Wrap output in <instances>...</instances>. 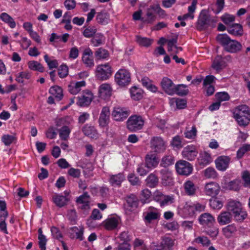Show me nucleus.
<instances>
[{
    "instance_id": "obj_1",
    "label": "nucleus",
    "mask_w": 250,
    "mask_h": 250,
    "mask_svg": "<svg viewBox=\"0 0 250 250\" xmlns=\"http://www.w3.org/2000/svg\"><path fill=\"white\" fill-rule=\"evenodd\" d=\"M233 117L240 126H247L250 122V108L245 104L237 106L233 109Z\"/></svg>"
},
{
    "instance_id": "obj_2",
    "label": "nucleus",
    "mask_w": 250,
    "mask_h": 250,
    "mask_svg": "<svg viewBox=\"0 0 250 250\" xmlns=\"http://www.w3.org/2000/svg\"><path fill=\"white\" fill-rule=\"evenodd\" d=\"M216 39L228 52L234 53L241 51L242 49V44L236 40H231L227 34L218 35Z\"/></svg>"
},
{
    "instance_id": "obj_3",
    "label": "nucleus",
    "mask_w": 250,
    "mask_h": 250,
    "mask_svg": "<svg viewBox=\"0 0 250 250\" xmlns=\"http://www.w3.org/2000/svg\"><path fill=\"white\" fill-rule=\"evenodd\" d=\"M227 208L229 212H232L234 220L237 222H242L247 217V212L242 210V205L239 201H229Z\"/></svg>"
},
{
    "instance_id": "obj_4",
    "label": "nucleus",
    "mask_w": 250,
    "mask_h": 250,
    "mask_svg": "<svg viewBox=\"0 0 250 250\" xmlns=\"http://www.w3.org/2000/svg\"><path fill=\"white\" fill-rule=\"evenodd\" d=\"M144 123V119L141 116L131 115L126 122V127L130 131L136 132L143 128Z\"/></svg>"
},
{
    "instance_id": "obj_5",
    "label": "nucleus",
    "mask_w": 250,
    "mask_h": 250,
    "mask_svg": "<svg viewBox=\"0 0 250 250\" xmlns=\"http://www.w3.org/2000/svg\"><path fill=\"white\" fill-rule=\"evenodd\" d=\"M115 81L122 86L128 85L131 81L130 73L125 69H119L115 75Z\"/></svg>"
},
{
    "instance_id": "obj_6",
    "label": "nucleus",
    "mask_w": 250,
    "mask_h": 250,
    "mask_svg": "<svg viewBox=\"0 0 250 250\" xmlns=\"http://www.w3.org/2000/svg\"><path fill=\"white\" fill-rule=\"evenodd\" d=\"M164 11L159 6H151L147 9L146 15L143 17L141 21L146 23H152L156 20V13L160 14Z\"/></svg>"
},
{
    "instance_id": "obj_7",
    "label": "nucleus",
    "mask_w": 250,
    "mask_h": 250,
    "mask_svg": "<svg viewBox=\"0 0 250 250\" xmlns=\"http://www.w3.org/2000/svg\"><path fill=\"white\" fill-rule=\"evenodd\" d=\"M160 216L159 209L152 206L146 208L143 213L144 220L147 223H150L153 221L159 219Z\"/></svg>"
},
{
    "instance_id": "obj_8",
    "label": "nucleus",
    "mask_w": 250,
    "mask_h": 250,
    "mask_svg": "<svg viewBox=\"0 0 250 250\" xmlns=\"http://www.w3.org/2000/svg\"><path fill=\"white\" fill-rule=\"evenodd\" d=\"M112 71L108 63L99 65L96 71L97 78L101 80H106L112 75Z\"/></svg>"
},
{
    "instance_id": "obj_9",
    "label": "nucleus",
    "mask_w": 250,
    "mask_h": 250,
    "mask_svg": "<svg viewBox=\"0 0 250 250\" xmlns=\"http://www.w3.org/2000/svg\"><path fill=\"white\" fill-rule=\"evenodd\" d=\"M211 20L209 16L207 14L206 11L202 10L198 17L196 23V28L199 31H202L206 29L209 25Z\"/></svg>"
},
{
    "instance_id": "obj_10",
    "label": "nucleus",
    "mask_w": 250,
    "mask_h": 250,
    "mask_svg": "<svg viewBox=\"0 0 250 250\" xmlns=\"http://www.w3.org/2000/svg\"><path fill=\"white\" fill-rule=\"evenodd\" d=\"M175 167L178 174L186 176L190 174L193 170L192 165L189 162L184 160L178 161L176 163Z\"/></svg>"
},
{
    "instance_id": "obj_11",
    "label": "nucleus",
    "mask_w": 250,
    "mask_h": 250,
    "mask_svg": "<svg viewBox=\"0 0 250 250\" xmlns=\"http://www.w3.org/2000/svg\"><path fill=\"white\" fill-rule=\"evenodd\" d=\"M139 199L135 194H130L125 198L124 208L126 212H131L135 210L138 207Z\"/></svg>"
},
{
    "instance_id": "obj_12",
    "label": "nucleus",
    "mask_w": 250,
    "mask_h": 250,
    "mask_svg": "<svg viewBox=\"0 0 250 250\" xmlns=\"http://www.w3.org/2000/svg\"><path fill=\"white\" fill-rule=\"evenodd\" d=\"M110 111L109 106H104L100 114L98 119L99 125L101 127H106L110 122Z\"/></svg>"
},
{
    "instance_id": "obj_13",
    "label": "nucleus",
    "mask_w": 250,
    "mask_h": 250,
    "mask_svg": "<svg viewBox=\"0 0 250 250\" xmlns=\"http://www.w3.org/2000/svg\"><path fill=\"white\" fill-rule=\"evenodd\" d=\"M129 111L126 108L116 106L114 108L112 115L117 121H123L129 115Z\"/></svg>"
},
{
    "instance_id": "obj_14",
    "label": "nucleus",
    "mask_w": 250,
    "mask_h": 250,
    "mask_svg": "<svg viewBox=\"0 0 250 250\" xmlns=\"http://www.w3.org/2000/svg\"><path fill=\"white\" fill-rule=\"evenodd\" d=\"M230 158L228 156H220L215 160L216 168L221 171H225L229 167Z\"/></svg>"
},
{
    "instance_id": "obj_15",
    "label": "nucleus",
    "mask_w": 250,
    "mask_h": 250,
    "mask_svg": "<svg viewBox=\"0 0 250 250\" xmlns=\"http://www.w3.org/2000/svg\"><path fill=\"white\" fill-rule=\"evenodd\" d=\"M150 145L152 149L156 152H163L166 149L165 143L161 137H153L150 141Z\"/></svg>"
},
{
    "instance_id": "obj_16",
    "label": "nucleus",
    "mask_w": 250,
    "mask_h": 250,
    "mask_svg": "<svg viewBox=\"0 0 250 250\" xmlns=\"http://www.w3.org/2000/svg\"><path fill=\"white\" fill-rule=\"evenodd\" d=\"M78 99L77 104L80 106H85L90 104L93 99V95L91 92L86 90L83 91Z\"/></svg>"
},
{
    "instance_id": "obj_17",
    "label": "nucleus",
    "mask_w": 250,
    "mask_h": 250,
    "mask_svg": "<svg viewBox=\"0 0 250 250\" xmlns=\"http://www.w3.org/2000/svg\"><path fill=\"white\" fill-rule=\"evenodd\" d=\"M182 154L185 159L193 161L196 157L198 152L194 146H188L184 148Z\"/></svg>"
},
{
    "instance_id": "obj_18",
    "label": "nucleus",
    "mask_w": 250,
    "mask_h": 250,
    "mask_svg": "<svg viewBox=\"0 0 250 250\" xmlns=\"http://www.w3.org/2000/svg\"><path fill=\"white\" fill-rule=\"evenodd\" d=\"M159 163V159L156 154L152 152L148 153L145 158V164L146 168L152 169L157 167Z\"/></svg>"
},
{
    "instance_id": "obj_19",
    "label": "nucleus",
    "mask_w": 250,
    "mask_h": 250,
    "mask_svg": "<svg viewBox=\"0 0 250 250\" xmlns=\"http://www.w3.org/2000/svg\"><path fill=\"white\" fill-rule=\"evenodd\" d=\"M220 189V188L218 184L211 182L206 185L205 192L207 195L214 197L219 193Z\"/></svg>"
},
{
    "instance_id": "obj_20",
    "label": "nucleus",
    "mask_w": 250,
    "mask_h": 250,
    "mask_svg": "<svg viewBox=\"0 0 250 250\" xmlns=\"http://www.w3.org/2000/svg\"><path fill=\"white\" fill-rule=\"evenodd\" d=\"M112 87L109 83H103L99 87V97L104 100L108 99L112 95Z\"/></svg>"
},
{
    "instance_id": "obj_21",
    "label": "nucleus",
    "mask_w": 250,
    "mask_h": 250,
    "mask_svg": "<svg viewBox=\"0 0 250 250\" xmlns=\"http://www.w3.org/2000/svg\"><path fill=\"white\" fill-rule=\"evenodd\" d=\"M125 180V176L123 173L116 174H110L108 182L110 184L114 187H120L122 183Z\"/></svg>"
},
{
    "instance_id": "obj_22",
    "label": "nucleus",
    "mask_w": 250,
    "mask_h": 250,
    "mask_svg": "<svg viewBox=\"0 0 250 250\" xmlns=\"http://www.w3.org/2000/svg\"><path fill=\"white\" fill-rule=\"evenodd\" d=\"M161 84L166 93L168 95H173L174 88L175 85L171 80L167 77H164L161 82Z\"/></svg>"
},
{
    "instance_id": "obj_23",
    "label": "nucleus",
    "mask_w": 250,
    "mask_h": 250,
    "mask_svg": "<svg viewBox=\"0 0 250 250\" xmlns=\"http://www.w3.org/2000/svg\"><path fill=\"white\" fill-rule=\"evenodd\" d=\"M92 55L93 52L89 48L83 51L82 61L86 67H92L94 65Z\"/></svg>"
},
{
    "instance_id": "obj_24",
    "label": "nucleus",
    "mask_w": 250,
    "mask_h": 250,
    "mask_svg": "<svg viewBox=\"0 0 250 250\" xmlns=\"http://www.w3.org/2000/svg\"><path fill=\"white\" fill-rule=\"evenodd\" d=\"M212 162L210 154L206 151L202 152L197 158V163L201 167H204Z\"/></svg>"
},
{
    "instance_id": "obj_25",
    "label": "nucleus",
    "mask_w": 250,
    "mask_h": 250,
    "mask_svg": "<svg viewBox=\"0 0 250 250\" xmlns=\"http://www.w3.org/2000/svg\"><path fill=\"white\" fill-rule=\"evenodd\" d=\"M52 202L56 206L62 208L66 206L70 199L66 196H63L58 194H55L52 197Z\"/></svg>"
},
{
    "instance_id": "obj_26",
    "label": "nucleus",
    "mask_w": 250,
    "mask_h": 250,
    "mask_svg": "<svg viewBox=\"0 0 250 250\" xmlns=\"http://www.w3.org/2000/svg\"><path fill=\"white\" fill-rule=\"evenodd\" d=\"M120 223V219L116 217H110L103 222V225L107 230H113L117 228Z\"/></svg>"
},
{
    "instance_id": "obj_27",
    "label": "nucleus",
    "mask_w": 250,
    "mask_h": 250,
    "mask_svg": "<svg viewBox=\"0 0 250 250\" xmlns=\"http://www.w3.org/2000/svg\"><path fill=\"white\" fill-rule=\"evenodd\" d=\"M184 189L185 194L189 196H193L196 194L197 188L193 182L187 181L184 184Z\"/></svg>"
},
{
    "instance_id": "obj_28",
    "label": "nucleus",
    "mask_w": 250,
    "mask_h": 250,
    "mask_svg": "<svg viewBox=\"0 0 250 250\" xmlns=\"http://www.w3.org/2000/svg\"><path fill=\"white\" fill-rule=\"evenodd\" d=\"M226 66L224 59L221 56H216L213 60L211 66L213 69L219 72Z\"/></svg>"
},
{
    "instance_id": "obj_29",
    "label": "nucleus",
    "mask_w": 250,
    "mask_h": 250,
    "mask_svg": "<svg viewBox=\"0 0 250 250\" xmlns=\"http://www.w3.org/2000/svg\"><path fill=\"white\" fill-rule=\"evenodd\" d=\"M232 220V215L229 211L221 212L217 217V221L219 224L224 225L229 224Z\"/></svg>"
},
{
    "instance_id": "obj_30",
    "label": "nucleus",
    "mask_w": 250,
    "mask_h": 250,
    "mask_svg": "<svg viewBox=\"0 0 250 250\" xmlns=\"http://www.w3.org/2000/svg\"><path fill=\"white\" fill-rule=\"evenodd\" d=\"M228 32L235 36H241L243 33L242 26L238 23H233L230 24L228 28Z\"/></svg>"
},
{
    "instance_id": "obj_31",
    "label": "nucleus",
    "mask_w": 250,
    "mask_h": 250,
    "mask_svg": "<svg viewBox=\"0 0 250 250\" xmlns=\"http://www.w3.org/2000/svg\"><path fill=\"white\" fill-rule=\"evenodd\" d=\"M241 187V181L238 179H235L229 182L225 183L223 188L227 190L238 191Z\"/></svg>"
},
{
    "instance_id": "obj_32",
    "label": "nucleus",
    "mask_w": 250,
    "mask_h": 250,
    "mask_svg": "<svg viewBox=\"0 0 250 250\" xmlns=\"http://www.w3.org/2000/svg\"><path fill=\"white\" fill-rule=\"evenodd\" d=\"M162 183L165 185H169L173 182L172 174L171 171L167 169L161 170Z\"/></svg>"
},
{
    "instance_id": "obj_33",
    "label": "nucleus",
    "mask_w": 250,
    "mask_h": 250,
    "mask_svg": "<svg viewBox=\"0 0 250 250\" xmlns=\"http://www.w3.org/2000/svg\"><path fill=\"white\" fill-rule=\"evenodd\" d=\"M85 85V82L84 81L71 82L68 86V90L71 94H76L81 90V87Z\"/></svg>"
},
{
    "instance_id": "obj_34",
    "label": "nucleus",
    "mask_w": 250,
    "mask_h": 250,
    "mask_svg": "<svg viewBox=\"0 0 250 250\" xmlns=\"http://www.w3.org/2000/svg\"><path fill=\"white\" fill-rule=\"evenodd\" d=\"M96 20L98 23L102 25L107 24L109 21V15L105 11H102L97 14Z\"/></svg>"
},
{
    "instance_id": "obj_35",
    "label": "nucleus",
    "mask_w": 250,
    "mask_h": 250,
    "mask_svg": "<svg viewBox=\"0 0 250 250\" xmlns=\"http://www.w3.org/2000/svg\"><path fill=\"white\" fill-rule=\"evenodd\" d=\"M238 229L235 224L229 225L223 229L224 235L227 238H230L235 234Z\"/></svg>"
},
{
    "instance_id": "obj_36",
    "label": "nucleus",
    "mask_w": 250,
    "mask_h": 250,
    "mask_svg": "<svg viewBox=\"0 0 250 250\" xmlns=\"http://www.w3.org/2000/svg\"><path fill=\"white\" fill-rule=\"evenodd\" d=\"M199 220L203 225L212 224L215 222L214 218L209 213H205L200 215Z\"/></svg>"
},
{
    "instance_id": "obj_37",
    "label": "nucleus",
    "mask_w": 250,
    "mask_h": 250,
    "mask_svg": "<svg viewBox=\"0 0 250 250\" xmlns=\"http://www.w3.org/2000/svg\"><path fill=\"white\" fill-rule=\"evenodd\" d=\"M49 92L51 95L55 97L58 101H60L63 97L62 89L59 86L55 85L51 87Z\"/></svg>"
},
{
    "instance_id": "obj_38",
    "label": "nucleus",
    "mask_w": 250,
    "mask_h": 250,
    "mask_svg": "<svg viewBox=\"0 0 250 250\" xmlns=\"http://www.w3.org/2000/svg\"><path fill=\"white\" fill-rule=\"evenodd\" d=\"M82 131L85 135L91 138H94L97 136V130L93 126L85 125L83 127Z\"/></svg>"
},
{
    "instance_id": "obj_39",
    "label": "nucleus",
    "mask_w": 250,
    "mask_h": 250,
    "mask_svg": "<svg viewBox=\"0 0 250 250\" xmlns=\"http://www.w3.org/2000/svg\"><path fill=\"white\" fill-rule=\"evenodd\" d=\"M141 82L143 85L150 91L153 92H156L157 91V87L152 84L151 80H150L148 77H145L142 78Z\"/></svg>"
},
{
    "instance_id": "obj_40",
    "label": "nucleus",
    "mask_w": 250,
    "mask_h": 250,
    "mask_svg": "<svg viewBox=\"0 0 250 250\" xmlns=\"http://www.w3.org/2000/svg\"><path fill=\"white\" fill-rule=\"evenodd\" d=\"M174 199L173 196L164 195L163 194L160 196V199L158 200L161 207L171 204L174 202Z\"/></svg>"
},
{
    "instance_id": "obj_41",
    "label": "nucleus",
    "mask_w": 250,
    "mask_h": 250,
    "mask_svg": "<svg viewBox=\"0 0 250 250\" xmlns=\"http://www.w3.org/2000/svg\"><path fill=\"white\" fill-rule=\"evenodd\" d=\"M187 87V86L183 84L175 85L174 88V91L173 94H176L179 96L187 95L188 93V90Z\"/></svg>"
},
{
    "instance_id": "obj_42",
    "label": "nucleus",
    "mask_w": 250,
    "mask_h": 250,
    "mask_svg": "<svg viewBox=\"0 0 250 250\" xmlns=\"http://www.w3.org/2000/svg\"><path fill=\"white\" fill-rule=\"evenodd\" d=\"M136 41L140 46L148 47L152 43L153 41L149 38L137 35L136 36Z\"/></svg>"
},
{
    "instance_id": "obj_43",
    "label": "nucleus",
    "mask_w": 250,
    "mask_h": 250,
    "mask_svg": "<svg viewBox=\"0 0 250 250\" xmlns=\"http://www.w3.org/2000/svg\"><path fill=\"white\" fill-rule=\"evenodd\" d=\"M130 93L131 98L135 100L138 101L143 97L142 90L136 86H133L130 89Z\"/></svg>"
},
{
    "instance_id": "obj_44",
    "label": "nucleus",
    "mask_w": 250,
    "mask_h": 250,
    "mask_svg": "<svg viewBox=\"0 0 250 250\" xmlns=\"http://www.w3.org/2000/svg\"><path fill=\"white\" fill-rule=\"evenodd\" d=\"M146 185L150 188L156 187L158 183V178L153 173H151L146 180Z\"/></svg>"
},
{
    "instance_id": "obj_45",
    "label": "nucleus",
    "mask_w": 250,
    "mask_h": 250,
    "mask_svg": "<svg viewBox=\"0 0 250 250\" xmlns=\"http://www.w3.org/2000/svg\"><path fill=\"white\" fill-rule=\"evenodd\" d=\"M0 19L4 22L8 24L9 26L14 28L16 26V23L13 19L6 13H2L0 15Z\"/></svg>"
},
{
    "instance_id": "obj_46",
    "label": "nucleus",
    "mask_w": 250,
    "mask_h": 250,
    "mask_svg": "<svg viewBox=\"0 0 250 250\" xmlns=\"http://www.w3.org/2000/svg\"><path fill=\"white\" fill-rule=\"evenodd\" d=\"M183 211L186 215L192 216L195 214L194 203L187 202L183 208Z\"/></svg>"
},
{
    "instance_id": "obj_47",
    "label": "nucleus",
    "mask_w": 250,
    "mask_h": 250,
    "mask_svg": "<svg viewBox=\"0 0 250 250\" xmlns=\"http://www.w3.org/2000/svg\"><path fill=\"white\" fill-rule=\"evenodd\" d=\"M249 151H250V144L243 145L237 151V159H241L244 156V154Z\"/></svg>"
},
{
    "instance_id": "obj_48",
    "label": "nucleus",
    "mask_w": 250,
    "mask_h": 250,
    "mask_svg": "<svg viewBox=\"0 0 250 250\" xmlns=\"http://www.w3.org/2000/svg\"><path fill=\"white\" fill-rule=\"evenodd\" d=\"M205 177L208 179H215L217 177L218 173L215 169L212 167H208L204 171Z\"/></svg>"
},
{
    "instance_id": "obj_49",
    "label": "nucleus",
    "mask_w": 250,
    "mask_h": 250,
    "mask_svg": "<svg viewBox=\"0 0 250 250\" xmlns=\"http://www.w3.org/2000/svg\"><path fill=\"white\" fill-rule=\"evenodd\" d=\"M70 132V129L67 126H62L59 130V136L60 138L62 140H67L69 138Z\"/></svg>"
},
{
    "instance_id": "obj_50",
    "label": "nucleus",
    "mask_w": 250,
    "mask_h": 250,
    "mask_svg": "<svg viewBox=\"0 0 250 250\" xmlns=\"http://www.w3.org/2000/svg\"><path fill=\"white\" fill-rule=\"evenodd\" d=\"M161 243L165 250H171L174 244L173 240L168 237L163 238Z\"/></svg>"
},
{
    "instance_id": "obj_51",
    "label": "nucleus",
    "mask_w": 250,
    "mask_h": 250,
    "mask_svg": "<svg viewBox=\"0 0 250 250\" xmlns=\"http://www.w3.org/2000/svg\"><path fill=\"white\" fill-rule=\"evenodd\" d=\"M29 68L33 70L38 71L42 72L43 71V67L39 62L35 61H32L28 62Z\"/></svg>"
},
{
    "instance_id": "obj_52",
    "label": "nucleus",
    "mask_w": 250,
    "mask_h": 250,
    "mask_svg": "<svg viewBox=\"0 0 250 250\" xmlns=\"http://www.w3.org/2000/svg\"><path fill=\"white\" fill-rule=\"evenodd\" d=\"M174 163V158L171 155H166L163 157L161 161V166L167 167Z\"/></svg>"
},
{
    "instance_id": "obj_53",
    "label": "nucleus",
    "mask_w": 250,
    "mask_h": 250,
    "mask_svg": "<svg viewBox=\"0 0 250 250\" xmlns=\"http://www.w3.org/2000/svg\"><path fill=\"white\" fill-rule=\"evenodd\" d=\"M209 205L211 208L216 209H219L223 207L222 202L216 198L210 199Z\"/></svg>"
},
{
    "instance_id": "obj_54",
    "label": "nucleus",
    "mask_w": 250,
    "mask_h": 250,
    "mask_svg": "<svg viewBox=\"0 0 250 250\" xmlns=\"http://www.w3.org/2000/svg\"><path fill=\"white\" fill-rule=\"evenodd\" d=\"M15 140L16 137L14 135L9 134L3 135L1 137L2 142L7 146L11 145Z\"/></svg>"
},
{
    "instance_id": "obj_55",
    "label": "nucleus",
    "mask_w": 250,
    "mask_h": 250,
    "mask_svg": "<svg viewBox=\"0 0 250 250\" xmlns=\"http://www.w3.org/2000/svg\"><path fill=\"white\" fill-rule=\"evenodd\" d=\"M96 31L95 27L88 26L84 30L83 35L86 38H90L96 33Z\"/></svg>"
},
{
    "instance_id": "obj_56",
    "label": "nucleus",
    "mask_w": 250,
    "mask_h": 250,
    "mask_svg": "<svg viewBox=\"0 0 250 250\" xmlns=\"http://www.w3.org/2000/svg\"><path fill=\"white\" fill-rule=\"evenodd\" d=\"M30 77L31 74L28 72H21L17 76L16 80L19 83H23V79H29Z\"/></svg>"
},
{
    "instance_id": "obj_57",
    "label": "nucleus",
    "mask_w": 250,
    "mask_h": 250,
    "mask_svg": "<svg viewBox=\"0 0 250 250\" xmlns=\"http://www.w3.org/2000/svg\"><path fill=\"white\" fill-rule=\"evenodd\" d=\"M44 59L45 62L47 63L49 69L56 68L58 66L59 64L57 61L56 60H50L47 55H44Z\"/></svg>"
},
{
    "instance_id": "obj_58",
    "label": "nucleus",
    "mask_w": 250,
    "mask_h": 250,
    "mask_svg": "<svg viewBox=\"0 0 250 250\" xmlns=\"http://www.w3.org/2000/svg\"><path fill=\"white\" fill-rule=\"evenodd\" d=\"M95 57L98 59H105L108 57L107 51L103 48H99L95 53Z\"/></svg>"
},
{
    "instance_id": "obj_59",
    "label": "nucleus",
    "mask_w": 250,
    "mask_h": 250,
    "mask_svg": "<svg viewBox=\"0 0 250 250\" xmlns=\"http://www.w3.org/2000/svg\"><path fill=\"white\" fill-rule=\"evenodd\" d=\"M215 97L218 102L228 101L229 99V96L227 92H218L215 94Z\"/></svg>"
},
{
    "instance_id": "obj_60",
    "label": "nucleus",
    "mask_w": 250,
    "mask_h": 250,
    "mask_svg": "<svg viewBox=\"0 0 250 250\" xmlns=\"http://www.w3.org/2000/svg\"><path fill=\"white\" fill-rule=\"evenodd\" d=\"M103 38V35L98 34L91 40V42L94 46H98L102 43Z\"/></svg>"
},
{
    "instance_id": "obj_61",
    "label": "nucleus",
    "mask_w": 250,
    "mask_h": 250,
    "mask_svg": "<svg viewBox=\"0 0 250 250\" xmlns=\"http://www.w3.org/2000/svg\"><path fill=\"white\" fill-rule=\"evenodd\" d=\"M68 73V67L65 65H61L58 69V75L60 78L65 77Z\"/></svg>"
},
{
    "instance_id": "obj_62",
    "label": "nucleus",
    "mask_w": 250,
    "mask_h": 250,
    "mask_svg": "<svg viewBox=\"0 0 250 250\" xmlns=\"http://www.w3.org/2000/svg\"><path fill=\"white\" fill-rule=\"evenodd\" d=\"M194 241L196 243L202 244L203 246H208L210 243L209 239L206 236L198 237L195 239Z\"/></svg>"
},
{
    "instance_id": "obj_63",
    "label": "nucleus",
    "mask_w": 250,
    "mask_h": 250,
    "mask_svg": "<svg viewBox=\"0 0 250 250\" xmlns=\"http://www.w3.org/2000/svg\"><path fill=\"white\" fill-rule=\"evenodd\" d=\"M71 230L76 233L77 239L80 240H83V228L78 229L77 227H74L71 228Z\"/></svg>"
},
{
    "instance_id": "obj_64",
    "label": "nucleus",
    "mask_w": 250,
    "mask_h": 250,
    "mask_svg": "<svg viewBox=\"0 0 250 250\" xmlns=\"http://www.w3.org/2000/svg\"><path fill=\"white\" fill-rule=\"evenodd\" d=\"M150 169L146 168V164H142L138 166L137 171L141 176H144L146 175Z\"/></svg>"
}]
</instances>
